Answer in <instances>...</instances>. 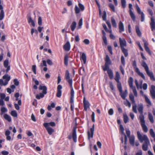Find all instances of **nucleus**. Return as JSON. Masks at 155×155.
Instances as JSON below:
<instances>
[{"instance_id": "obj_32", "label": "nucleus", "mask_w": 155, "mask_h": 155, "mask_svg": "<svg viewBox=\"0 0 155 155\" xmlns=\"http://www.w3.org/2000/svg\"><path fill=\"white\" fill-rule=\"evenodd\" d=\"M148 117L151 123H153L154 122L153 117L152 114L150 113H148Z\"/></svg>"}, {"instance_id": "obj_43", "label": "nucleus", "mask_w": 155, "mask_h": 155, "mask_svg": "<svg viewBox=\"0 0 155 155\" xmlns=\"http://www.w3.org/2000/svg\"><path fill=\"white\" fill-rule=\"evenodd\" d=\"M11 114L14 117H17L18 115L16 111L15 110L11 111Z\"/></svg>"}, {"instance_id": "obj_16", "label": "nucleus", "mask_w": 155, "mask_h": 155, "mask_svg": "<svg viewBox=\"0 0 155 155\" xmlns=\"http://www.w3.org/2000/svg\"><path fill=\"white\" fill-rule=\"evenodd\" d=\"M3 79L5 80V84H7L11 79L10 76L8 74H5L3 76Z\"/></svg>"}, {"instance_id": "obj_29", "label": "nucleus", "mask_w": 155, "mask_h": 155, "mask_svg": "<svg viewBox=\"0 0 155 155\" xmlns=\"http://www.w3.org/2000/svg\"><path fill=\"white\" fill-rule=\"evenodd\" d=\"M10 132L9 130H7L5 132V134L6 136V139L8 140H10L11 139V137L9 136Z\"/></svg>"}, {"instance_id": "obj_41", "label": "nucleus", "mask_w": 155, "mask_h": 155, "mask_svg": "<svg viewBox=\"0 0 155 155\" xmlns=\"http://www.w3.org/2000/svg\"><path fill=\"white\" fill-rule=\"evenodd\" d=\"M150 136L152 137H155V133L153 131V129L151 128L150 130Z\"/></svg>"}, {"instance_id": "obj_50", "label": "nucleus", "mask_w": 155, "mask_h": 155, "mask_svg": "<svg viewBox=\"0 0 155 155\" xmlns=\"http://www.w3.org/2000/svg\"><path fill=\"white\" fill-rule=\"evenodd\" d=\"M121 61L122 64L124 66L125 64V59L123 56H122L121 57Z\"/></svg>"}, {"instance_id": "obj_27", "label": "nucleus", "mask_w": 155, "mask_h": 155, "mask_svg": "<svg viewBox=\"0 0 155 155\" xmlns=\"http://www.w3.org/2000/svg\"><path fill=\"white\" fill-rule=\"evenodd\" d=\"M133 81L134 80L133 78L131 77H130L129 78L128 81V83L130 88L134 86L133 85Z\"/></svg>"}, {"instance_id": "obj_33", "label": "nucleus", "mask_w": 155, "mask_h": 155, "mask_svg": "<svg viewBox=\"0 0 155 155\" xmlns=\"http://www.w3.org/2000/svg\"><path fill=\"white\" fill-rule=\"evenodd\" d=\"M130 14V15L131 17V18L133 20V21H134L135 20L136 17L135 16L132 11L131 9H130L129 10Z\"/></svg>"}, {"instance_id": "obj_14", "label": "nucleus", "mask_w": 155, "mask_h": 155, "mask_svg": "<svg viewBox=\"0 0 155 155\" xmlns=\"http://www.w3.org/2000/svg\"><path fill=\"white\" fill-rule=\"evenodd\" d=\"M135 83L137 89L139 88H142V84L143 83V81L140 80L139 81V83H138L137 80H135Z\"/></svg>"}, {"instance_id": "obj_30", "label": "nucleus", "mask_w": 155, "mask_h": 155, "mask_svg": "<svg viewBox=\"0 0 155 155\" xmlns=\"http://www.w3.org/2000/svg\"><path fill=\"white\" fill-rule=\"evenodd\" d=\"M131 90L132 91L133 93L134 94V96L135 97H137V93L136 88L135 86H133L130 87Z\"/></svg>"}, {"instance_id": "obj_6", "label": "nucleus", "mask_w": 155, "mask_h": 155, "mask_svg": "<svg viewBox=\"0 0 155 155\" xmlns=\"http://www.w3.org/2000/svg\"><path fill=\"white\" fill-rule=\"evenodd\" d=\"M120 79V76L119 73L118 72H117L114 79L117 83V87H119V88L120 87V86L121 85V83L119 81Z\"/></svg>"}, {"instance_id": "obj_48", "label": "nucleus", "mask_w": 155, "mask_h": 155, "mask_svg": "<svg viewBox=\"0 0 155 155\" xmlns=\"http://www.w3.org/2000/svg\"><path fill=\"white\" fill-rule=\"evenodd\" d=\"M4 16V13L3 10L1 11L0 13V20H2Z\"/></svg>"}, {"instance_id": "obj_28", "label": "nucleus", "mask_w": 155, "mask_h": 155, "mask_svg": "<svg viewBox=\"0 0 155 155\" xmlns=\"http://www.w3.org/2000/svg\"><path fill=\"white\" fill-rule=\"evenodd\" d=\"M72 137L74 141L75 142H77V137L76 134V130L75 129H74L73 130V132L72 133Z\"/></svg>"}, {"instance_id": "obj_38", "label": "nucleus", "mask_w": 155, "mask_h": 155, "mask_svg": "<svg viewBox=\"0 0 155 155\" xmlns=\"http://www.w3.org/2000/svg\"><path fill=\"white\" fill-rule=\"evenodd\" d=\"M135 29L137 35L139 36H140L141 35V32L139 29V26L138 25H136L135 26Z\"/></svg>"}, {"instance_id": "obj_20", "label": "nucleus", "mask_w": 155, "mask_h": 155, "mask_svg": "<svg viewBox=\"0 0 155 155\" xmlns=\"http://www.w3.org/2000/svg\"><path fill=\"white\" fill-rule=\"evenodd\" d=\"M70 48L71 45L69 41H67L63 47L64 49L67 51H69L70 49Z\"/></svg>"}, {"instance_id": "obj_47", "label": "nucleus", "mask_w": 155, "mask_h": 155, "mask_svg": "<svg viewBox=\"0 0 155 155\" xmlns=\"http://www.w3.org/2000/svg\"><path fill=\"white\" fill-rule=\"evenodd\" d=\"M78 6L81 11H83L84 9V6L80 2L78 3Z\"/></svg>"}, {"instance_id": "obj_49", "label": "nucleus", "mask_w": 155, "mask_h": 155, "mask_svg": "<svg viewBox=\"0 0 155 155\" xmlns=\"http://www.w3.org/2000/svg\"><path fill=\"white\" fill-rule=\"evenodd\" d=\"M136 9H137V10L138 13L139 14H141L143 12L141 11L140 9V8L138 6L137 4H136Z\"/></svg>"}, {"instance_id": "obj_8", "label": "nucleus", "mask_w": 155, "mask_h": 155, "mask_svg": "<svg viewBox=\"0 0 155 155\" xmlns=\"http://www.w3.org/2000/svg\"><path fill=\"white\" fill-rule=\"evenodd\" d=\"M143 104H140L138 105L137 109H138V110L140 114L139 116L140 119V117H141V116L143 117V118H144V116L143 115Z\"/></svg>"}, {"instance_id": "obj_44", "label": "nucleus", "mask_w": 155, "mask_h": 155, "mask_svg": "<svg viewBox=\"0 0 155 155\" xmlns=\"http://www.w3.org/2000/svg\"><path fill=\"white\" fill-rule=\"evenodd\" d=\"M74 10L76 14H78L80 11V9L77 5H76L75 7Z\"/></svg>"}, {"instance_id": "obj_63", "label": "nucleus", "mask_w": 155, "mask_h": 155, "mask_svg": "<svg viewBox=\"0 0 155 155\" xmlns=\"http://www.w3.org/2000/svg\"><path fill=\"white\" fill-rule=\"evenodd\" d=\"M83 24V20L82 19H81L79 21L78 23V25L79 26V28H81V26Z\"/></svg>"}, {"instance_id": "obj_2", "label": "nucleus", "mask_w": 155, "mask_h": 155, "mask_svg": "<svg viewBox=\"0 0 155 155\" xmlns=\"http://www.w3.org/2000/svg\"><path fill=\"white\" fill-rule=\"evenodd\" d=\"M40 90L42 91L40 92L39 95H37L36 97H44L47 93V88L45 86L40 85L39 87Z\"/></svg>"}, {"instance_id": "obj_39", "label": "nucleus", "mask_w": 155, "mask_h": 155, "mask_svg": "<svg viewBox=\"0 0 155 155\" xmlns=\"http://www.w3.org/2000/svg\"><path fill=\"white\" fill-rule=\"evenodd\" d=\"M122 51L123 52L125 57H127L128 56V53L127 50L124 48H121Z\"/></svg>"}, {"instance_id": "obj_45", "label": "nucleus", "mask_w": 155, "mask_h": 155, "mask_svg": "<svg viewBox=\"0 0 155 155\" xmlns=\"http://www.w3.org/2000/svg\"><path fill=\"white\" fill-rule=\"evenodd\" d=\"M145 100L146 103L148 104L147 106H151V103L150 99L148 97H145Z\"/></svg>"}, {"instance_id": "obj_57", "label": "nucleus", "mask_w": 155, "mask_h": 155, "mask_svg": "<svg viewBox=\"0 0 155 155\" xmlns=\"http://www.w3.org/2000/svg\"><path fill=\"white\" fill-rule=\"evenodd\" d=\"M124 104L126 106H128L129 107H131L130 103L127 100L126 101L124 102Z\"/></svg>"}, {"instance_id": "obj_61", "label": "nucleus", "mask_w": 155, "mask_h": 155, "mask_svg": "<svg viewBox=\"0 0 155 155\" xmlns=\"http://www.w3.org/2000/svg\"><path fill=\"white\" fill-rule=\"evenodd\" d=\"M109 65H106L105 64V66L103 67V70L104 71H107V70L108 69H109Z\"/></svg>"}, {"instance_id": "obj_51", "label": "nucleus", "mask_w": 155, "mask_h": 155, "mask_svg": "<svg viewBox=\"0 0 155 155\" xmlns=\"http://www.w3.org/2000/svg\"><path fill=\"white\" fill-rule=\"evenodd\" d=\"M126 133L127 135V136L128 137H130L131 136H130V130H129L128 129H126Z\"/></svg>"}, {"instance_id": "obj_34", "label": "nucleus", "mask_w": 155, "mask_h": 155, "mask_svg": "<svg viewBox=\"0 0 155 155\" xmlns=\"http://www.w3.org/2000/svg\"><path fill=\"white\" fill-rule=\"evenodd\" d=\"M124 121L125 123H127L129 120L127 114L124 113L123 114Z\"/></svg>"}, {"instance_id": "obj_22", "label": "nucleus", "mask_w": 155, "mask_h": 155, "mask_svg": "<svg viewBox=\"0 0 155 155\" xmlns=\"http://www.w3.org/2000/svg\"><path fill=\"white\" fill-rule=\"evenodd\" d=\"M147 74L149 76L151 80L153 81H155V78L153 75V74L152 71H149L147 73Z\"/></svg>"}, {"instance_id": "obj_3", "label": "nucleus", "mask_w": 155, "mask_h": 155, "mask_svg": "<svg viewBox=\"0 0 155 155\" xmlns=\"http://www.w3.org/2000/svg\"><path fill=\"white\" fill-rule=\"evenodd\" d=\"M133 66L137 74L140 77H141L144 80L145 79V77L143 74L140 72L138 69L137 67L136 62L135 61H134L133 63Z\"/></svg>"}, {"instance_id": "obj_64", "label": "nucleus", "mask_w": 155, "mask_h": 155, "mask_svg": "<svg viewBox=\"0 0 155 155\" xmlns=\"http://www.w3.org/2000/svg\"><path fill=\"white\" fill-rule=\"evenodd\" d=\"M147 85L146 83H144L143 86H142V88L144 90H146L147 89Z\"/></svg>"}, {"instance_id": "obj_5", "label": "nucleus", "mask_w": 155, "mask_h": 155, "mask_svg": "<svg viewBox=\"0 0 155 155\" xmlns=\"http://www.w3.org/2000/svg\"><path fill=\"white\" fill-rule=\"evenodd\" d=\"M140 120L143 130L145 133L147 132L148 130V128L145 124V121L143 117L141 116Z\"/></svg>"}, {"instance_id": "obj_35", "label": "nucleus", "mask_w": 155, "mask_h": 155, "mask_svg": "<svg viewBox=\"0 0 155 155\" xmlns=\"http://www.w3.org/2000/svg\"><path fill=\"white\" fill-rule=\"evenodd\" d=\"M4 116L5 119L7 120L8 122H10L11 121V118L10 116L5 114L4 115Z\"/></svg>"}, {"instance_id": "obj_24", "label": "nucleus", "mask_w": 155, "mask_h": 155, "mask_svg": "<svg viewBox=\"0 0 155 155\" xmlns=\"http://www.w3.org/2000/svg\"><path fill=\"white\" fill-rule=\"evenodd\" d=\"M81 60L83 61L84 64H85L86 61V57L85 54L83 53L80 58Z\"/></svg>"}, {"instance_id": "obj_40", "label": "nucleus", "mask_w": 155, "mask_h": 155, "mask_svg": "<svg viewBox=\"0 0 155 155\" xmlns=\"http://www.w3.org/2000/svg\"><path fill=\"white\" fill-rule=\"evenodd\" d=\"M55 107V104L54 103H52L50 105H48V109L50 110L51 109V108H54Z\"/></svg>"}, {"instance_id": "obj_21", "label": "nucleus", "mask_w": 155, "mask_h": 155, "mask_svg": "<svg viewBox=\"0 0 155 155\" xmlns=\"http://www.w3.org/2000/svg\"><path fill=\"white\" fill-rule=\"evenodd\" d=\"M16 101L18 100V104H15V108L17 110L19 109V105H21V99H19L18 97H16Z\"/></svg>"}, {"instance_id": "obj_54", "label": "nucleus", "mask_w": 155, "mask_h": 155, "mask_svg": "<svg viewBox=\"0 0 155 155\" xmlns=\"http://www.w3.org/2000/svg\"><path fill=\"white\" fill-rule=\"evenodd\" d=\"M137 105L136 104H134L133 106L132 109L133 111L135 113H137V111L136 110Z\"/></svg>"}, {"instance_id": "obj_37", "label": "nucleus", "mask_w": 155, "mask_h": 155, "mask_svg": "<svg viewBox=\"0 0 155 155\" xmlns=\"http://www.w3.org/2000/svg\"><path fill=\"white\" fill-rule=\"evenodd\" d=\"M111 22L113 27L116 28L117 27V24L116 21L113 17L111 18Z\"/></svg>"}, {"instance_id": "obj_13", "label": "nucleus", "mask_w": 155, "mask_h": 155, "mask_svg": "<svg viewBox=\"0 0 155 155\" xmlns=\"http://www.w3.org/2000/svg\"><path fill=\"white\" fill-rule=\"evenodd\" d=\"M150 145L149 140H147L144 142L142 145V149L144 151H147L148 150V146Z\"/></svg>"}, {"instance_id": "obj_58", "label": "nucleus", "mask_w": 155, "mask_h": 155, "mask_svg": "<svg viewBox=\"0 0 155 155\" xmlns=\"http://www.w3.org/2000/svg\"><path fill=\"white\" fill-rule=\"evenodd\" d=\"M5 81H4L2 79H0V85L1 86H5L7 84H5Z\"/></svg>"}, {"instance_id": "obj_12", "label": "nucleus", "mask_w": 155, "mask_h": 155, "mask_svg": "<svg viewBox=\"0 0 155 155\" xmlns=\"http://www.w3.org/2000/svg\"><path fill=\"white\" fill-rule=\"evenodd\" d=\"M119 40L121 48H124V47L127 46L126 42L124 38L121 39L120 38H119Z\"/></svg>"}, {"instance_id": "obj_53", "label": "nucleus", "mask_w": 155, "mask_h": 155, "mask_svg": "<svg viewBox=\"0 0 155 155\" xmlns=\"http://www.w3.org/2000/svg\"><path fill=\"white\" fill-rule=\"evenodd\" d=\"M109 6L114 12L115 11V8L114 5L111 3L109 4Z\"/></svg>"}, {"instance_id": "obj_36", "label": "nucleus", "mask_w": 155, "mask_h": 155, "mask_svg": "<svg viewBox=\"0 0 155 155\" xmlns=\"http://www.w3.org/2000/svg\"><path fill=\"white\" fill-rule=\"evenodd\" d=\"M76 23L75 21L73 22L71 26V30L72 31H74L76 27Z\"/></svg>"}, {"instance_id": "obj_59", "label": "nucleus", "mask_w": 155, "mask_h": 155, "mask_svg": "<svg viewBox=\"0 0 155 155\" xmlns=\"http://www.w3.org/2000/svg\"><path fill=\"white\" fill-rule=\"evenodd\" d=\"M121 4L122 7L125 8L126 7V2L125 0H121Z\"/></svg>"}, {"instance_id": "obj_42", "label": "nucleus", "mask_w": 155, "mask_h": 155, "mask_svg": "<svg viewBox=\"0 0 155 155\" xmlns=\"http://www.w3.org/2000/svg\"><path fill=\"white\" fill-rule=\"evenodd\" d=\"M64 63L65 65L66 66L68 64V56L67 55H66L64 57Z\"/></svg>"}, {"instance_id": "obj_56", "label": "nucleus", "mask_w": 155, "mask_h": 155, "mask_svg": "<svg viewBox=\"0 0 155 155\" xmlns=\"http://www.w3.org/2000/svg\"><path fill=\"white\" fill-rule=\"evenodd\" d=\"M32 70L34 73L35 74H36V66L35 65H33L32 67Z\"/></svg>"}, {"instance_id": "obj_46", "label": "nucleus", "mask_w": 155, "mask_h": 155, "mask_svg": "<svg viewBox=\"0 0 155 155\" xmlns=\"http://www.w3.org/2000/svg\"><path fill=\"white\" fill-rule=\"evenodd\" d=\"M121 134L124 135V143L125 144H127V137L126 135L125 134V133L124 132V131H121Z\"/></svg>"}, {"instance_id": "obj_1", "label": "nucleus", "mask_w": 155, "mask_h": 155, "mask_svg": "<svg viewBox=\"0 0 155 155\" xmlns=\"http://www.w3.org/2000/svg\"><path fill=\"white\" fill-rule=\"evenodd\" d=\"M65 78L71 89V97H74V91L72 87L73 81L72 79L70 77L69 72L68 70L66 71V72Z\"/></svg>"}, {"instance_id": "obj_4", "label": "nucleus", "mask_w": 155, "mask_h": 155, "mask_svg": "<svg viewBox=\"0 0 155 155\" xmlns=\"http://www.w3.org/2000/svg\"><path fill=\"white\" fill-rule=\"evenodd\" d=\"M137 134L138 138L140 142H143V141L145 142L149 140L146 135L141 134L139 131H137Z\"/></svg>"}, {"instance_id": "obj_62", "label": "nucleus", "mask_w": 155, "mask_h": 155, "mask_svg": "<svg viewBox=\"0 0 155 155\" xmlns=\"http://www.w3.org/2000/svg\"><path fill=\"white\" fill-rule=\"evenodd\" d=\"M106 13L105 11L103 12V15L102 16V18L103 20H105L106 18Z\"/></svg>"}, {"instance_id": "obj_23", "label": "nucleus", "mask_w": 155, "mask_h": 155, "mask_svg": "<svg viewBox=\"0 0 155 155\" xmlns=\"http://www.w3.org/2000/svg\"><path fill=\"white\" fill-rule=\"evenodd\" d=\"M141 65L144 68L146 73L149 71V68L147 64L144 61H142Z\"/></svg>"}, {"instance_id": "obj_26", "label": "nucleus", "mask_w": 155, "mask_h": 155, "mask_svg": "<svg viewBox=\"0 0 155 155\" xmlns=\"http://www.w3.org/2000/svg\"><path fill=\"white\" fill-rule=\"evenodd\" d=\"M129 142L130 144L132 145H134L135 137L134 136L132 135L130 137H129Z\"/></svg>"}, {"instance_id": "obj_10", "label": "nucleus", "mask_w": 155, "mask_h": 155, "mask_svg": "<svg viewBox=\"0 0 155 155\" xmlns=\"http://www.w3.org/2000/svg\"><path fill=\"white\" fill-rule=\"evenodd\" d=\"M47 124H44L43 125L47 130L48 134L51 135L52 133L54 132V130L50 126H48Z\"/></svg>"}, {"instance_id": "obj_9", "label": "nucleus", "mask_w": 155, "mask_h": 155, "mask_svg": "<svg viewBox=\"0 0 155 155\" xmlns=\"http://www.w3.org/2000/svg\"><path fill=\"white\" fill-rule=\"evenodd\" d=\"M117 88L119 91L120 95L121 97H125L127 94V90H126L125 91H123L122 90V86H120V87L119 88V87H117Z\"/></svg>"}, {"instance_id": "obj_31", "label": "nucleus", "mask_w": 155, "mask_h": 155, "mask_svg": "<svg viewBox=\"0 0 155 155\" xmlns=\"http://www.w3.org/2000/svg\"><path fill=\"white\" fill-rule=\"evenodd\" d=\"M107 73L110 79H112L113 78V74L111 69H108L107 70Z\"/></svg>"}, {"instance_id": "obj_17", "label": "nucleus", "mask_w": 155, "mask_h": 155, "mask_svg": "<svg viewBox=\"0 0 155 155\" xmlns=\"http://www.w3.org/2000/svg\"><path fill=\"white\" fill-rule=\"evenodd\" d=\"M118 28L120 32H121L124 31V24L122 22L120 21L118 24Z\"/></svg>"}, {"instance_id": "obj_11", "label": "nucleus", "mask_w": 155, "mask_h": 155, "mask_svg": "<svg viewBox=\"0 0 155 155\" xmlns=\"http://www.w3.org/2000/svg\"><path fill=\"white\" fill-rule=\"evenodd\" d=\"M83 104L84 110L87 111L88 108L89 107L90 104L88 101L86 100L85 97H84L83 100Z\"/></svg>"}, {"instance_id": "obj_7", "label": "nucleus", "mask_w": 155, "mask_h": 155, "mask_svg": "<svg viewBox=\"0 0 155 155\" xmlns=\"http://www.w3.org/2000/svg\"><path fill=\"white\" fill-rule=\"evenodd\" d=\"M94 130V125L93 124L92 126V127L90 129V131H88L87 135L88 137V139L90 140V137L93 138Z\"/></svg>"}, {"instance_id": "obj_25", "label": "nucleus", "mask_w": 155, "mask_h": 155, "mask_svg": "<svg viewBox=\"0 0 155 155\" xmlns=\"http://www.w3.org/2000/svg\"><path fill=\"white\" fill-rule=\"evenodd\" d=\"M28 22L30 25H32L33 27L35 26L34 20H33L30 16L28 17Z\"/></svg>"}, {"instance_id": "obj_18", "label": "nucleus", "mask_w": 155, "mask_h": 155, "mask_svg": "<svg viewBox=\"0 0 155 155\" xmlns=\"http://www.w3.org/2000/svg\"><path fill=\"white\" fill-rule=\"evenodd\" d=\"M150 91L152 97H155V86L153 85L151 86Z\"/></svg>"}, {"instance_id": "obj_15", "label": "nucleus", "mask_w": 155, "mask_h": 155, "mask_svg": "<svg viewBox=\"0 0 155 155\" xmlns=\"http://www.w3.org/2000/svg\"><path fill=\"white\" fill-rule=\"evenodd\" d=\"M151 22L150 23L151 28L152 31L155 30V21L154 18L151 17L150 18Z\"/></svg>"}, {"instance_id": "obj_55", "label": "nucleus", "mask_w": 155, "mask_h": 155, "mask_svg": "<svg viewBox=\"0 0 155 155\" xmlns=\"http://www.w3.org/2000/svg\"><path fill=\"white\" fill-rule=\"evenodd\" d=\"M42 66H44L45 67H47V66L46 61L45 60H42V63L40 64V66L41 67Z\"/></svg>"}, {"instance_id": "obj_19", "label": "nucleus", "mask_w": 155, "mask_h": 155, "mask_svg": "<svg viewBox=\"0 0 155 155\" xmlns=\"http://www.w3.org/2000/svg\"><path fill=\"white\" fill-rule=\"evenodd\" d=\"M8 60H5L4 62V66L5 68H7L6 70V72L7 73L10 69V66L8 65Z\"/></svg>"}, {"instance_id": "obj_52", "label": "nucleus", "mask_w": 155, "mask_h": 155, "mask_svg": "<svg viewBox=\"0 0 155 155\" xmlns=\"http://www.w3.org/2000/svg\"><path fill=\"white\" fill-rule=\"evenodd\" d=\"M44 124H48V126H51L52 127H54L55 126V124L54 122H51L49 123H44Z\"/></svg>"}, {"instance_id": "obj_60", "label": "nucleus", "mask_w": 155, "mask_h": 155, "mask_svg": "<svg viewBox=\"0 0 155 155\" xmlns=\"http://www.w3.org/2000/svg\"><path fill=\"white\" fill-rule=\"evenodd\" d=\"M102 39L104 43L106 45H107V38L106 36L102 37Z\"/></svg>"}]
</instances>
